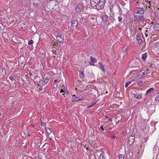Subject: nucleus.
<instances>
[{
  "label": "nucleus",
  "mask_w": 159,
  "mask_h": 159,
  "mask_svg": "<svg viewBox=\"0 0 159 159\" xmlns=\"http://www.w3.org/2000/svg\"><path fill=\"white\" fill-rule=\"evenodd\" d=\"M110 12H111V11H110Z\"/></svg>",
  "instance_id": "5fc2aeb1"
},
{
  "label": "nucleus",
  "mask_w": 159,
  "mask_h": 159,
  "mask_svg": "<svg viewBox=\"0 0 159 159\" xmlns=\"http://www.w3.org/2000/svg\"><path fill=\"white\" fill-rule=\"evenodd\" d=\"M96 104V102H94L92 104V105H89V106H88L87 107V108H91V107H92L93 106H94V105H95V104Z\"/></svg>",
  "instance_id": "bb28decb"
},
{
  "label": "nucleus",
  "mask_w": 159,
  "mask_h": 159,
  "mask_svg": "<svg viewBox=\"0 0 159 159\" xmlns=\"http://www.w3.org/2000/svg\"><path fill=\"white\" fill-rule=\"evenodd\" d=\"M134 137L132 136L129 138V145L132 144L134 142Z\"/></svg>",
  "instance_id": "9d476101"
},
{
  "label": "nucleus",
  "mask_w": 159,
  "mask_h": 159,
  "mask_svg": "<svg viewBox=\"0 0 159 159\" xmlns=\"http://www.w3.org/2000/svg\"><path fill=\"white\" fill-rule=\"evenodd\" d=\"M147 58V54L146 53H144L142 54V58L143 60H145Z\"/></svg>",
  "instance_id": "aec40b11"
},
{
  "label": "nucleus",
  "mask_w": 159,
  "mask_h": 159,
  "mask_svg": "<svg viewBox=\"0 0 159 159\" xmlns=\"http://www.w3.org/2000/svg\"><path fill=\"white\" fill-rule=\"evenodd\" d=\"M73 97H74L73 99V102L78 101L80 99V97L79 96L76 97L75 95H74L73 96Z\"/></svg>",
  "instance_id": "dca6fc26"
},
{
  "label": "nucleus",
  "mask_w": 159,
  "mask_h": 159,
  "mask_svg": "<svg viewBox=\"0 0 159 159\" xmlns=\"http://www.w3.org/2000/svg\"><path fill=\"white\" fill-rule=\"evenodd\" d=\"M150 3V1L149 2V3Z\"/></svg>",
  "instance_id": "864d4df0"
},
{
  "label": "nucleus",
  "mask_w": 159,
  "mask_h": 159,
  "mask_svg": "<svg viewBox=\"0 0 159 159\" xmlns=\"http://www.w3.org/2000/svg\"><path fill=\"white\" fill-rule=\"evenodd\" d=\"M42 88L41 87H40L39 88V91H42Z\"/></svg>",
  "instance_id": "a19ab883"
},
{
  "label": "nucleus",
  "mask_w": 159,
  "mask_h": 159,
  "mask_svg": "<svg viewBox=\"0 0 159 159\" xmlns=\"http://www.w3.org/2000/svg\"><path fill=\"white\" fill-rule=\"evenodd\" d=\"M99 66L101 67L103 71L104 72L105 71V69L104 68V66L102 64V63L101 62H100L99 63Z\"/></svg>",
  "instance_id": "412c9836"
},
{
  "label": "nucleus",
  "mask_w": 159,
  "mask_h": 159,
  "mask_svg": "<svg viewBox=\"0 0 159 159\" xmlns=\"http://www.w3.org/2000/svg\"><path fill=\"white\" fill-rule=\"evenodd\" d=\"M32 75V73H30V75Z\"/></svg>",
  "instance_id": "8fccbe9b"
},
{
  "label": "nucleus",
  "mask_w": 159,
  "mask_h": 159,
  "mask_svg": "<svg viewBox=\"0 0 159 159\" xmlns=\"http://www.w3.org/2000/svg\"><path fill=\"white\" fill-rule=\"evenodd\" d=\"M131 82L130 81L128 82L127 83H126L125 84V87L126 88H127L128 86H129V85L131 84Z\"/></svg>",
  "instance_id": "a878e982"
},
{
  "label": "nucleus",
  "mask_w": 159,
  "mask_h": 159,
  "mask_svg": "<svg viewBox=\"0 0 159 159\" xmlns=\"http://www.w3.org/2000/svg\"><path fill=\"white\" fill-rule=\"evenodd\" d=\"M108 121H112V119H111L110 118H109L108 120Z\"/></svg>",
  "instance_id": "e433bc0d"
},
{
  "label": "nucleus",
  "mask_w": 159,
  "mask_h": 159,
  "mask_svg": "<svg viewBox=\"0 0 159 159\" xmlns=\"http://www.w3.org/2000/svg\"><path fill=\"white\" fill-rule=\"evenodd\" d=\"M77 12H80V11H77Z\"/></svg>",
  "instance_id": "09e8293b"
},
{
  "label": "nucleus",
  "mask_w": 159,
  "mask_h": 159,
  "mask_svg": "<svg viewBox=\"0 0 159 159\" xmlns=\"http://www.w3.org/2000/svg\"><path fill=\"white\" fill-rule=\"evenodd\" d=\"M65 92L63 90V89H61L60 91V92L62 93V92Z\"/></svg>",
  "instance_id": "58836bf2"
},
{
  "label": "nucleus",
  "mask_w": 159,
  "mask_h": 159,
  "mask_svg": "<svg viewBox=\"0 0 159 159\" xmlns=\"http://www.w3.org/2000/svg\"><path fill=\"white\" fill-rule=\"evenodd\" d=\"M65 94L64 93H63V94H62V95H64Z\"/></svg>",
  "instance_id": "6e6d98bb"
},
{
  "label": "nucleus",
  "mask_w": 159,
  "mask_h": 159,
  "mask_svg": "<svg viewBox=\"0 0 159 159\" xmlns=\"http://www.w3.org/2000/svg\"><path fill=\"white\" fill-rule=\"evenodd\" d=\"M86 149H88V148H86Z\"/></svg>",
  "instance_id": "603ef678"
},
{
  "label": "nucleus",
  "mask_w": 159,
  "mask_h": 159,
  "mask_svg": "<svg viewBox=\"0 0 159 159\" xmlns=\"http://www.w3.org/2000/svg\"><path fill=\"white\" fill-rule=\"evenodd\" d=\"M46 130L47 133L48 134H50L51 133V131L49 127H47L46 128Z\"/></svg>",
  "instance_id": "6ab92c4d"
},
{
  "label": "nucleus",
  "mask_w": 159,
  "mask_h": 159,
  "mask_svg": "<svg viewBox=\"0 0 159 159\" xmlns=\"http://www.w3.org/2000/svg\"><path fill=\"white\" fill-rule=\"evenodd\" d=\"M57 80H54V83H56L57 82Z\"/></svg>",
  "instance_id": "ea45409f"
},
{
  "label": "nucleus",
  "mask_w": 159,
  "mask_h": 159,
  "mask_svg": "<svg viewBox=\"0 0 159 159\" xmlns=\"http://www.w3.org/2000/svg\"><path fill=\"white\" fill-rule=\"evenodd\" d=\"M0 25H2L1 23H0ZM2 28V27L0 26V28Z\"/></svg>",
  "instance_id": "c03bdc74"
},
{
  "label": "nucleus",
  "mask_w": 159,
  "mask_h": 159,
  "mask_svg": "<svg viewBox=\"0 0 159 159\" xmlns=\"http://www.w3.org/2000/svg\"><path fill=\"white\" fill-rule=\"evenodd\" d=\"M87 9L86 6L83 4H79L76 7L75 10H84Z\"/></svg>",
  "instance_id": "423d86ee"
},
{
  "label": "nucleus",
  "mask_w": 159,
  "mask_h": 159,
  "mask_svg": "<svg viewBox=\"0 0 159 159\" xmlns=\"http://www.w3.org/2000/svg\"><path fill=\"white\" fill-rule=\"evenodd\" d=\"M153 29L155 30L159 31V23L155 24L153 27Z\"/></svg>",
  "instance_id": "4468645a"
},
{
  "label": "nucleus",
  "mask_w": 159,
  "mask_h": 159,
  "mask_svg": "<svg viewBox=\"0 0 159 159\" xmlns=\"http://www.w3.org/2000/svg\"><path fill=\"white\" fill-rule=\"evenodd\" d=\"M154 90V89L153 88H151L150 89H149L146 91L145 94L147 95L148 94H149L151 92H152Z\"/></svg>",
  "instance_id": "f3484780"
},
{
  "label": "nucleus",
  "mask_w": 159,
  "mask_h": 159,
  "mask_svg": "<svg viewBox=\"0 0 159 159\" xmlns=\"http://www.w3.org/2000/svg\"><path fill=\"white\" fill-rule=\"evenodd\" d=\"M9 79L11 80H13V77L12 76H11L10 77H9Z\"/></svg>",
  "instance_id": "72a5a7b5"
},
{
  "label": "nucleus",
  "mask_w": 159,
  "mask_h": 159,
  "mask_svg": "<svg viewBox=\"0 0 159 159\" xmlns=\"http://www.w3.org/2000/svg\"><path fill=\"white\" fill-rule=\"evenodd\" d=\"M139 9H141L140 10H144L145 9H147V5H146L145 8H141V7H139Z\"/></svg>",
  "instance_id": "c85d7f7f"
},
{
  "label": "nucleus",
  "mask_w": 159,
  "mask_h": 159,
  "mask_svg": "<svg viewBox=\"0 0 159 159\" xmlns=\"http://www.w3.org/2000/svg\"><path fill=\"white\" fill-rule=\"evenodd\" d=\"M100 129L102 130H104V128H103V126L102 125L100 127Z\"/></svg>",
  "instance_id": "2f4dec72"
},
{
  "label": "nucleus",
  "mask_w": 159,
  "mask_h": 159,
  "mask_svg": "<svg viewBox=\"0 0 159 159\" xmlns=\"http://www.w3.org/2000/svg\"><path fill=\"white\" fill-rule=\"evenodd\" d=\"M155 101L156 102H159V95H157L155 98Z\"/></svg>",
  "instance_id": "b1692460"
},
{
  "label": "nucleus",
  "mask_w": 159,
  "mask_h": 159,
  "mask_svg": "<svg viewBox=\"0 0 159 159\" xmlns=\"http://www.w3.org/2000/svg\"><path fill=\"white\" fill-rule=\"evenodd\" d=\"M72 26L74 29H75L77 27V25L78 24V22L76 20H72L71 22Z\"/></svg>",
  "instance_id": "1a4fd4ad"
},
{
  "label": "nucleus",
  "mask_w": 159,
  "mask_h": 159,
  "mask_svg": "<svg viewBox=\"0 0 159 159\" xmlns=\"http://www.w3.org/2000/svg\"><path fill=\"white\" fill-rule=\"evenodd\" d=\"M104 5L103 2H100L97 4V6H95L98 10H101L104 7Z\"/></svg>",
  "instance_id": "0eeeda50"
},
{
  "label": "nucleus",
  "mask_w": 159,
  "mask_h": 159,
  "mask_svg": "<svg viewBox=\"0 0 159 159\" xmlns=\"http://www.w3.org/2000/svg\"><path fill=\"white\" fill-rule=\"evenodd\" d=\"M148 36L147 34L146 35V36Z\"/></svg>",
  "instance_id": "4d7b16f0"
},
{
  "label": "nucleus",
  "mask_w": 159,
  "mask_h": 159,
  "mask_svg": "<svg viewBox=\"0 0 159 159\" xmlns=\"http://www.w3.org/2000/svg\"><path fill=\"white\" fill-rule=\"evenodd\" d=\"M134 70H132L130 71V73H133V72H134Z\"/></svg>",
  "instance_id": "79ce46f5"
},
{
  "label": "nucleus",
  "mask_w": 159,
  "mask_h": 159,
  "mask_svg": "<svg viewBox=\"0 0 159 159\" xmlns=\"http://www.w3.org/2000/svg\"><path fill=\"white\" fill-rule=\"evenodd\" d=\"M139 28V30H141V28L140 27H139V28Z\"/></svg>",
  "instance_id": "a18cd8bd"
},
{
  "label": "nucleus",
  "mask_w": 159,
  "mask_h": 159,
  "mask_svg": "<svg viewBox=\"0 0 159 159\" xmlns=\"http://www.w3.org/2000/svg\"><path fill=\"white\" fill-rule=\"evenodd\" d=\"M136 39L139 43L140 44L142 43V41L141 40V37L140 36L137 35L136 37Z\"/></svg>",
  "instance_id": "2eb2a0df"
},
{
  "label": "nucleus",
  "mask_w": 159,
  "mask_h": 159,
  "mask_svg": "<svg viewBox=\"0 0 159 159\" xmlns=\"http://www.w3.org/2000/svg\"><path fill=\"white\" fill-rule=\"evenodd\" d=\"M127 48H125L124 50H122V51H123V52H125Z\"/></svg>",
  "instance_id": "4c0bfd02"
},
{
  "label": "nucleus",
  "mask_w": 159,
  "mask_h": 159,
  "mask_svg": "<svg viewBox=\"0 0 159 159\" xmlns=\"http://www.w3.org/2000/svg\"><path fill=\"white\" fill-rule=\"evenodd\" d=\"M105 12V15H103L102 16V21L103 23L105 25H108L109 23L107 20L108 15Z\"/></svg>",
  "instance_id": "7ed1b4c3"
},
{
  "label": "nucleus",
  "mask_w": 159,
  "mask_h": 159,
  "mask_svg": "<svg viewBox=\"0 0 159 159\" xmlns=\"http://www.w3.org/2000/svg\"><path fill=\"white\" fill-rule=\"evenodd\" d=\"M105 117H106V118H108V117L107 116H105Z\"/></svg>",
  "instance_id": "de8ad7c7"
},
{
  "label": "nucleus",
  "mask_w": 159,
  "mask_h": 159,
  "mask_svg": "<svg viewBox=\"0 0 159 159\" xmlns=\"http://www.w3.org/2000/svg\"><path fill=\"white\" fill-rule=\"evenodd\" d=\"M63 36H62L61 35L57 36V39L59 43H63L64 40L63 38Z\"/></svg>",
  "instance_id": "6e6552de"
},
{
  "label": "nucleus",
  "mask_w": 159,
  "mask_h": 159,
  "mask_svg": "<svg viewBox=\"0 0 159 159\" xmlns=\"http://www.w3.org/2000/svg\"><path fill=\"white\" fill-rule=\"evenodd\" d=\"M112 138L113 139H116V136H112Z\"/></svg>",
  "instance_id": "f704fd0d"
},
{
  "label": "nucleus",
  "mask_w": 159,
  "mask_h": 159,
  "mask_svg": "<svg viewBox=\"0 0 159 159\" xmlns=\"http://www.w3.org/2000/svg\"><path fill=\"white\" fill-rule=\"evenodd\" d=\"M34 42L32 40H30L28 42V44L29 45H32L33 43Z\"/></svg>",
  "instance_id": "cd10ccee"
},
{
  "label": "nucleus",
  "mask_w": 159,
  "mask_h": 159,
  "mask_svg": "<svg viewBox=\"0 0 159 159\" xmlns=\"http://www.w3.org/2000/svg\"><path fill=\"white\" fill-rule=\"evenodd\" d=\"M92 144H93L94 146L97 145V143H96L95 141H93L92 142H91Z\"/></svg>",
  "instance_id": "c756f323"
},
{
  "label": "nucleus",
  "mask_w": 159,
  "mask_h": 159,
  "mask_svg": "<svg viewBox=\"0 0 159 159\" xmlns=\"http://www.w3.org/2000/svg\"><path fill=\"white\" fill-rule=\"evenodd\" d=\"M151 4H149L148 5V9H149L150 8V9L152 10L153 9V8H151Z\"/></svg>",
  "instance_id": "473e14b6"
},
{
  "label": "nucleus",
  "mask_w": 159,
  "mask_h": 159,
  "mask_svg": "<svg viewBox=\"0 0 159 159\" xmlns=\"http://www.w3.org/2000/svg\"><path fill=\"white\" fill-rule=\"evenodd\" d=\"M57 44H58V43H56V44H55L54 45H55V46H56L57 45Z\"/></svg>",
  "instance_id": "37998d69"
},
{
  "label": "nucleus",
  "mask_w": 159,
  "mask_h": 159,
  "mask_svg": "<svg viewBox=\"0 0 159 159\" xmlns=\"http://www.w3.org/2000/svg\"><path fill=\"white\" fill-rule=\"evenodd\" d=\"M125 1H127V0H125Z\"/></svg>",
  "instance_id": "13d9d810"
},
{
  "label": "nucleus",
  "mask_w": 159,
  "mask_h": 159,
  "mask_svg": "<svg viewBox=\"0 0 159 159\" xmlns=\"http://www.w3.org/2000/svg\"><path fill=\"white\" fill-rule=\"evenodd\" d=\"M141 76H140V74H137L136 75V76L134 78L133 81L137 82L138 81L139 79L141 78Z\"/></svg>",
  "instance_id": "ddd939ff"
},
{
  "label": "nucleus",
  "mask_w": 159,
  "mask_h": 159,
  "mask_svg": "<svg viewBox=\"0 0 159 159\" xmlns=\"http://www.w3.org/2000/svg\"><path fill=\"white\" fill-rule=\"evenodd\" d=\"M104 152H102V153L100 155V159H105L104 158V156L103 155L104 154Z\"/></svg>",
  "instance_id": "5701e85b"
},
{
  "label": "nucleus",
  "mask_w": 159,
  "mask_h": 159,
  "mask_svg": "<svg viewBox=\"0 0 159 159\" xmlns=\"http://www.w3.org/2000/svg\"><path fill=\"white\" fill-rule=\"evenodd\" d=\"M48 9L50 10L53 9L56 10L58 7V6L56 4V2L54 1H50L48 3Z\"/></svg>",
  "instance_id": "f03ea898"
},
{
  "label": "nucleus",
  "mask_w": 159,
  "mask_h": 159,
  "mask_svg": "<svg viewBox=\"0 0 159 159\" xmlns=\"http://www.w3.org/2000/svg\"><path fill=\"white\" fill-rule=\"evenodd\" d=\"M148 70L147 69V70H144L141 71L140 72V73L139 74L140 75V76H141L144 75H146L148 74Z\"/></svg>",
  "instance_id": "9b49d317"
},
{
  "label": "nucleus",
  "mask_w": 159,
  "mask_h": 159,
  "mask_svg": "<svg viewBox=\"0 0 159 159\" xmlns=\"http://www.w3.org/2000/svg\"><path fill=\"white\" fill-rule=\"evenodd\" d=\"M137 11L135 12L134 15L135 17H137V18H139L137 23L139 25V23L141 22V21H143L144 19V11Z\"/></svg>",
  "instance_id": "f257e3e1"
},
{
  "label": "nucleus",
  "mask_w": 159,
  "mask_h": 159,
  "mask_svg": "<svg viewBox=\"0 0 159 159\" xmlns=\"http://www.w3.org/2000/svg\"><path fill=\"white\" fill-rule=\"evenodd\" d=\"M42 78L43 79V82L42 83L43 85H46L48 81V79L47 77H45L44 76L43 78L42 77Z\"/></svg>",
  "instance_id": "f8f14e48"
},
{
  "label": "nucleus",
  "mask_w": 159,
  "mask_h": 159,
  "mask_svg": "<svg viewBox=\"0 0 159 159\" xmlns=\"http://www.w3.org/2000/svg\"><path fill=\"white\" fill-rule=\"evenodd\" d=\"M124 156L123 155L120 154L119 155V159H124Z\"/></svg>",
  "instance_id": "393cba45"
},
{
  "label": "nucleus",
  "mask_w": 159,
  "mask_h": 159,
  "mask_svg": "<svg viewBox=\"0 0 159 159\" xmlns=\"http://www.w3.org/2000/svg\"><path fill=\"white\" fill-rule=\"evenodd\" d=\"M134 1H136L137 0H134Z\"/></svg>",
  "instance_id": "3c124183"
},
{
  "label": "nucleus",
  "mask_w": 159,
  "mask_h": 159,
  "mask_svg": "<svg viewBox=\"0 0 159 159\" xmlns=\"http://www.w3.org/2000/svg\"><path fill=\"white\" fill-rule=\"evenodd\" d=\"M118 20L119 22H120L122 20V18L121 17L119 16L118 17Z\"/></svg>",
  "instance_id": "7c9ffc66"
},
{
  "label": "nucleus",
  "mask_w": 159,
  "mask_h": 159,
  "mask_svg": "<svg viewBox=\"0 0 159 159\" xmlns=\"http://www.w3.org/2000/svg\"><path fill=\"white\" fill-rule=\"evenodd\" d=\"M133 95L134 97L137 99H140L142 97V93L139 90H137L136 93H134Z\"/></svg>",
  "instance_id": "20e7f679"
},
{
  "label": "nucleus",
  "mask_w": 159,
  "mask_h": 159,
  "mask_svg": "<svg viewBox=\"0 0 159 159\" xmlns=\"http://www.w3.org/2000/svg\"><path fill=\"white\" fill-rule=\"evenodd\" d=\"M80 77L81 79L83 78L84 77V74L83 72H81L80 73Z\"/></svg>",
  "instance_id": "4be33fe9"
},
{
  "label": "nucleus",
  "mask_w": 159,
  "mask_h": 159,
  "mask_svg": "<svg viewBox=\"0 0 159 159\" xmlns=\"http://www.w3.org/2000/svg\"><path fill=\"white\" fill-rule=\"evenodd\" d=\"M101 0H90V4L92 7L97 6V4L100 2Z\"/></svg>",
  "instance_id": "39448f33"
},
{
  "label": "nucleus",
  "mask_w": 159,
  "mask_h": 159,
  "mask_svg": "<svg viewBox=\"0 0 159 159\" xmlns=\"http://www.w3.org/2000/svg\"><path fill=\"white\" fill-rule=\"evenodd\" d=\"M92 62H89V63H90V65H91L94 66L95 65L94 64V63H93H93H92Z\"/></svg>",
  "instance_id": "c9c22d12"
},
{
  "label": "nucleus",
  "mask_w": 159,
  "mask_h": 159,
  "mask_svg": "<svg viewBox=\"0 0 159 159\" xmlns=\"http://www.w3.org/2000/svg\"><path fill=\"white\" fill-rule=\"evenodd\" d=\"M41 125L42 126H43V124H42V123H41Z\"/></svg>",
  "instance_id": "49530a36"
},
{
  "label": "nucleus",
  "mask_w": 159,
  "mask_h": 159,
  "mask_svg": "<svg viewBox=\"0 0 159 159\" xmlns=\"http://www.w3.org/2000/svg\"><path fill=\"white\" fill-rule=\"evenodd\" d=\"M90 60L91 61V62L93 63L97 62L96 59L95 58L93 57H90Z\"/></svg>",
  "instance_id": "a211bd4d"
}]
</instances>
